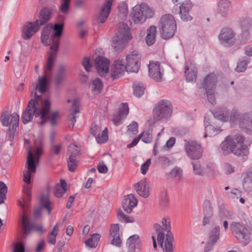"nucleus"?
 <instances>
[{
    "label": "nucleus",
    "instance_id": "nucleus-1",
    "mask_svg": "<svg viewBox=\"0 0 252 252\" xmlns=\"http://www.w3.org/2000/svg\"><path fill=\"white\" fill-rule=\"evenodd\" d=\"M40 96L34 92L35 99H31L29 102L26 110L22 115V120L24 124H27L32 121L33 116L39 117L40 121L38 124L42 126L49 119L48 114L50 112L51 104L47 99H45L41 102V107H37L38 105L37 99L40 98Z\"/></svg>",
    "mask_w": 252,
    "mask_h": 252
},
{
    "label": "nucleus",
    "instance_id": "nucleus-2",
    "mask_svg": "<svg viewBox=\"0 0 252 252\" xmlns=\"http://www.w3.org/2000/svg\"><path fill=\"white\" fill-rule=\"evenodd\" d=\"M244 141V138L240 133L227 136L220 145L222 154L224 156L232 153L237 157L247 156L249 151Z\"/></svg>",
    "mask_w": 252,
    "mask_h": 252
},
{
    "label": "nucleus",
    "instance_id": "nucleus-3",
    "mask_svg": "<svg viewBox=\"0 0 252 252\" xmlns=\"http://www.w3.org/2000/svg\"><path fill=\"white\" fill-rule=\"evenodd\" d=\"M130 29L127 24L123 23L118 28V31L112 39V46L116 52H120L131 39Z\"/></svg>",
    "mask_w": 252,
    "mask_h": 252
},
{
    "label": "nucleus",
    "instance_id": "nucleus-4",
    "mask_svg": "<svg viewBox=\"0 0 252 252\" xmlns=\"http://www.w3.org/2000/svg\"><path fill=\"white\" fill-rule=\"evenodd\" d=\"M0 120L3 126H9L7 138L12 142L14 138L16 128L19 126V115L16 113L9 114L8 112L5 111L2 113Z\"/></svg>",
    "mask_w": 252,
    "mask_h": 252
},
{
    "label": "nucleus",
    "instance_id": "nucleus-5",
    "mask_svg": "<svg viewBox=\"0 0 252 252\" xmlns=\"http://www.w3.org/2000/svg\"><path fill=\"white\" fill-rule=\"evenodd\" d=\"M173 108L171 102L168 100L159 101L153 109L154 119L155 121H166L172 114Z\"/></svg>",
    "mask_w": 252,
    "mask_h": 252
},
{
    "label": "nucleus",
    "instance_id": "nucleus-6",
    "mask_svg": "<svg viewBox=\"0 0 252 252\" xmlns=\"http://www.w3.org/2000/svg\"><path fill=\"white\" fill-rule=\"evenodd\" d=\"M159 27L162 37L166 40L174 36L177 29L175 20L170 14H165L161 17Z\"/></svg>",
    "mask_w": 252,
    "mask_h": 252
},
{
    "label": "nucleus",
    "instance_id": "nucleus-7",
    "mask_svg": "<svg viewBox=\"0 0 252 252\" xmlns=\"http://www.w3.org/2000/svg\"><path fill=\"white\" fill-rule=\"evenodd\" d=\"M153 15L152 9L144 3L133 7L131 13L132 20L135 24L142 23L147 18L152 17Z\"/></svg>",
    "mask_w": 252,
    "mask_h": 252
},
{
    "label": "nucleus",
    "instance_id": "nucleus-8",
    "mask_svg": "<svg viewBox=\"0 0 252 252\" xmlns=\"http://www.w3.org/2000/svg\"><path fill=\"white\" fill-rule=\"evenodd\" d=\"M230 227L233 234L242 245L246 246L250 242L251 233L244 225L233 222Z\"/></svg>",
    "mask_w": 252,
    "mask_h": 252
},
{
    "label": "nucleus",
    "instance_id": "nucleus-9",
    "mask_svg": "<svg viewBox=\"0 0 252 252\" xmlns=\"http://www.w3.org/2000/svg\"><path fill=\"white\" fill-rule=\"evenodd\" d=\"M61 20H58V22H55L53 25L52 29L55 31L51 36L49 39V45H50V49L52 50H55L58 52L59 46L60 43V38L63 34L64 28V17L61 16Z\"/></svg>",
    "mask_w": 252,
    "mask_h": 252
},
{
    "label": "nucleus",
    "instance_id": "nucleus-10",
    "mask_svg": "<svg viewBox=\"0 0 252 252\" xmlns=\"http://www.w3.org/2000/svg\"><path fill=\"white\" fill-rule=\"evenodd\" d=\"M185 149L187 156L192 159H199L203 151L201 145L194 141L186 142Z\"/></svg>",
    "mask_w": 252,
    "mask_h": 252
},
{
    "label": "nucleus",
    "instance_id": "nucleus-11",
    "mask_svg": "<svg viewBox=\"0 0 252 252\" xmlns=\"http://www.w3.org/2000/svg\"><path fill=\"white\" fill-rule=\"evenodd\" d=\"M26 165L27 170L23 172V180L25 183L29 184L31 183L32 174L35 173L36 170V164L31 149L28 153Z\"/></svg>",
    "mask_w": 252,
    "mask_h": 252
},
{
    "label": "nucleus",
    "instance_id": "nucleus-12",
    "mask_svg": "<svg viewBox=\"0 0 252 252\" xmlns=\"http://www.w3.org/2000/svg\"><path fill=\"white\" fill-rule=\"evenodd\" d=\"M140 56L136 51L132 52L126 56L125 66L128 72H138L140 66Z\"/></svg>",
    "mask_w": 252,
    "mask_h": 252
},
{
    "label": "nucleus",
    "instance_id": "nucleus-13",
    "mask_svg": "<svg viewBox=\"0 0 252 252\" xmlns=\"http://www.w3.org/2000/svg\"><path fill=\"white\" fill-rule=\"evenodd\" d=\"M235 34L231 29L224 28L220 31L218 37L221 45L225 47H230L235 43Z\"/></svg>",
    "mask_w": 252,
    "mask_h": 252
},
{
    "label": "nucleus",
    "instance_id": "nucleus-14",
    "mask_svg": "<svg viewBox=\"0 0 252 252\" xmlns=\"http://www.w3.org/2000/svg\"><path fill=\"white\" fill-rule=\"evenodd\" d=\"M22 238H25L30 232L33 230L40 233L44 232V229L42 225H37L35 223L31 222L28 218L25 215L22 216Z\"/></svg>",
    "mask_w": 252,
    "mask_h": 252
},
{
    "label": "nucleus",
    "instance_id": "nucleus-15",
    "mask_svg": "<svg viewBox=\"0 0 252 252\" xmlns=\"http://www.w3.org/2000/svg\"><path fill=\"white\" fill-rule=\"evenodd\" d=\"M148 68L149 75L152 79L157 82L163 81L164 69L158 62H150Z\"/></svg>",
    "mask_w": 252,
    "mask_h": 252
},
{
    "label": "nucleus",
    "instance_id": "nucleus-16",
    "mask_svg": "<svg viewBox=\"0 0 252 252\" xmlns=\"http://www.w3.org/2000/svg\"><path fill=\"white\" fill-rule=\"evenodd\" d=\"M109 63V60L102 56H97L94 59V65L97 72L102 77L108 73Z\"/></svg>",
    "mask_w": 252,
    "mask_h": 252
},
{
    "label": "nucleus",
    "instance_id": "nucleus-17",
    "mask_svg": "<svg viewBox=\"0 0 252 252\" xmlns=\"http://www.w3.org/2000/svg\"><path fill=\"white\" fill-rule=\"evenodd\" d=\"M40 26L39 25V20H36L34 22H29L24 26L22 30V37L27 40L30 39L37 31Z\"/></svg>",
    "mask_w": 252,
    "mask_h": 252
},
{
    "label": "nucleus",
    "instance_id": "nucleus-18",
    "mask_svg": "<svg viewBox=\"0 0 252 252\" xmlns=\"http://www.w3.org/2000/svg\"><path fill=\"white\" fill-rule=\"evenodd\" d=\"M127 71L124 60L115 61L111 69V76L113 80L117 79Z\"/></svg>",
    "mask_w": 252,
    "mask_h": 252
},
{
    "label": "nucleus",
    "instance_id": "nucleus-19",
    "mask_svg": "<svg viewBox=\"0 0 252 252\" xmlns=\"http://www.w3.org/2000/svg\"><path fill=\"white\" fill-rule=\"evenodd\" d=\"M113 0H107L103 5L96 18L97 24H102L105 22L110 13Z\"/></svg>",
    "mask_w": 252,
    "mask_h": 252
},
{
    "label": "nucleus",
    "instance_id": "nucleus-20",
    "mask_svg": "<svg viewBox=\"0 0 252 252\" xmlns=\"http://www.w3.org/2000/svg\"><path fill=\"white\" fill-rule=\"evenodd\" d=\"M240 128L249 134H252V118L249 114L238 115Z\"/></svg>",
    "mask_w": 252,
    "mask_h": 252
},
{
    "label": "nucleus",
    "instance_id": "nucleus-21",
    "mask_svg": "<svg viewBox=\"0 0 252 252\" xmlns=\"http://www.w3.org/2000/svg\"><path fill=\"white\" fill-rule=\"evenodd\" d=\"M167 219L166 218H163L162 220V229L165 231H167V233L165 235V246L166 249L167 250V247L168 249L169 248H171L172 246V242L174 241V236L170 231L171 229L170 221H168Z\"/></svg>",
    "mask_w": 252,
    "mask_h": 252
},
{
    "label": "nucleus",
    "instance_id": "nucleus-22",
    "mask_svg": "<svg viewBox=\"0 0 252 252\" xmlns=\"http://www.w3.org/2000/svg\"><path fill=\"white\" fill-rule=\"evenodd\" d=\"M192 7V3L190 1H185L180 5L179 14L182 21L187 22L192 20V17L189 13Z\"/></svg>",
    "mask_w": 252,
    "mask_h": 252
},
{
    "label": "nucleus",
    "instance_id": "nucleus-23",
    "mask_svg": "<svg viewBox=\"0 0 252 252\" xmlns=\"http://www.w3.org/2000/svg\"><path fill=\"white\" fill-rule=\"evenodd\" d=\"M138 201L132 194H129L125 196L122 201V207L127 213H130L132 208L136 206Z\"/></svg>",
    "mask_w": 252,
    "mask_h": 252
},
{
    "label": "nucleus",
    "instance_id": "nucleus-24",
    "mask_svg": "<svg viewBox=\"0 0 252 252\" xmlns=\"http://www.w3.org/2000/svg\"><path fill=\"white\" fill-rule=\"evenodd\" d=\"M53 10V7H44L41 9L38 19L40 26L45 25L51 19Z\"/></svg>",
    "mask_w": 252,
    "mask_h": 252
},
{
    "label": "nucleus",
    "instance_id": "nucleus-25",
    "mask_svg": "<svg viewBox=\"0 0 252 252\" xmlns=\"http://www.w3.org/2000/svg\"><path fill=\"white\" fill-rule=\"evenodd\" d=\"M217 77L213 73L208 74L203 79L202 86L205 90H216Z\"/></svg>",
    "mask_w": 252,
    "mask_h": 252
},
{
    "label": "nucleus",
    "instance_id": "nucleus-26",
    "mask_svg": "<svg viewBox=\"0 0 252 252\" xmlns=\"http://www.w3.org/2000/svg\"><path fill=\"white\" fill-rule=\"evenodd\" d=\"M212 114L215 118L224 122L228 121L231 118L230 111L225 107L217 108Z\"/></svg>",
    "mask_w": 252,
    "mask_h": 252
},
{
    "label": "nucleus",
    "instance_id": "nucleus-27",
    "mask_svg": "<svg viewBox=\"0 0 252 252\" xmlns=\"http://www.w3.org/2000/svg\"><path fill=\"white\" fill-rule=\"evenodd\" d=\"M146 181L147 179L145 178L134 185L137 193L144 198L149 195V186H147Z\"/></svg>",
    "mask_w": 252,
    "mask_h": 252
},
{
    "label": "nucleus",
    "instance_id": "nucleus-28",
    "mask_svg": "<svg viewBox=\"0 0 252 252\" xmlns=\"http://www.w3.org/2000/svg\"><path fill=\"white\" fill-rule=\"evenodd\" d=\"M197 68L193 64L190 63L189 66L185 68V74L188 82H195L197 77Z\"/></svg>",
    "mask_w": 252,
    "mask_h": 252
},
{
    "label": "nucleus",
    "instance_id": "nucleus-29",
    "mask_svg": "<svg viewBox=\"0 0 252 252\" xmlns=\"http://www.w3.org/2000/svg\"><path fill=\"white\" fill-rule=\"evenodd\" d=\"M31 199V193L29 189H27L24 192V195L23 197V201H18V205L21 208L23 212V215L26 216L27 214V208L29 203Z\"/></svg>",
    "mask_w": 252,
    "mask_h": 252
},
{
    "label": "nucleus",
    "instance_id": "nucleus-30",
    "mask_svg": "<svg viewBox=\"0 0 252 252\" xmlns=\"http://www.w3.org/2000/svg\"><path fill=\"white\" fill-rule=\"evenodd\" d=\"M242 176L244 177L242 182L243 189L246 191H251L252 190V167L248 172L243 173Z\"/></svg>",
    "mask_w": 252,
    "mask_h": 252
},
{
    "label": "nucleus",
    "instance_id": "nucleus-31",
    "mask_svg": "<svg viewBox=\"0 0 252 252\" xmlns=\"http://www.w3.org/2000/svg\"><path fill=\"white\" fill-rule=\"evenodd\" d=\"M229 5L228 0H220L218 2V14L222 17H225L228 12Z\"/></svg>",
    "mask_w": 252,
    "mask_h": 252
},
{
    "label": "nucleus",
    "instance_id": "nucleus-32",
    "mask_svg": "<svg viewBox=\"0 0 252 252\" xmlns=\"http://www.w3.org/2000/svg\"><path fill=\"white\" fill-rule=\"evenodd\" d=\"M203 212L205 216L202 220V225L205 226L210 222L209 218L212 216V208L210 202L205 200L203 205Z\"/></svg>",
    "mask_w": 252,
    "mask_h": 252
},
{
    "label": "nucleus",
    "instance_id": "nucleus-33",
    "mask_svg": "<svg viewBox=\"0 0 252 252\" xmlns=\"http://www.w3.org/2000/svg\"><path fill=\"white\" fill-rule=\"evenodd\" d=\"M156 34L157 27L156 26H152L147 30L145 41L148 46H151L155 42Z\"/></svg>",
    "mask_w": 252,
    "mask_h": 252
},
{
    "label": "nucleus",
    "instance_id": "nucleus-34",
    "mask_svg": "<svg viewBox=\"0 0 252 252\" xmlns=\"http://www.w3.org/2000/svg\"><path fill=\"white\" fill-rule=\"evenodd\" d=\"M65 75V67L60 65L54 78V81L57 86L60 85L63 81Z\"/></svg>",
    "mask_w": 252,
    "mask_h": 252
},
{
    "label": "nucleus",
    "instance_id": "nucleus-35",
    "mask_svg": "<svg viewBox=\"0 0 252 252\" xmlns=\"http://www.w3.org/2000/svg\"><path fill=\"white\" fill-rule=\"evenodd\" d=\"M158 233V237H157V240L159 243V245L162 248L163 252H174V249H173V242H172V246L171 248H169L168 249V247H167V250L166 249V246H165V241L164 243V234L163 232H159Z\"/></svg>",
    "mask_w": 252,
    "mask_h": 252
},
{
    "label": "nucleus",
    "instance_id": "nucleus-36",
    "mask_svg": "<svg viewBox=\"0 0 252 252\" xmlns=\"http://www.w3.org/2000/svg\"><path fill=\"white\" fill-rule=\"evenodd\" d=\"M132 87L133 94L135 96L140 97L144 94L145 88L142 83L135 82L133 84Z\"/></svg>",
    "mask_w": 252,
    "mask_h": 252
},
{
    "label": "nucleus",
    "instance_id": "nucleus-37",
    "mask_svg": "<svg viewBox=\"0 0 252 252\" xmlns=\"http://www.w3.org/2000/svg\"><path fill=\"white\" fill-rule=\"evenodd\" d=\"M183 174V171L181 168L176 166L172 169L170 172L166 174L168 179H173L176 178L178 179H181Z\"/></svg>",
    "mask_w": 252,
    "mask_h": 252
},
{
    "label": "nucleus",
    "instance_id": "nucleus-38",
    "mask_svg": "<svg viewBox=\"0 0 252 252\" xmlns=\"http://www.w3.org/2000/svg\"><path fill=\"white\" fill-rule=\"evenodd\" d=\"M71 110L72 113H71L68 117V120L71 122L72 127H73L74 125L76 122L75 115L79 112L80 108L79 106L76 104V100H74L72 105Z\"/></svg>",
    "mask_w": 252,
    "mask_h": 252
},
{
    "label": "nucleus",
    "instance_id": "nucleus-39",
    "mask_svg": "<svg viewBox=\"0 0 252 252\" xmlns=\"http://www.w3.org/2000/svg\"><path fill=\"white\" fill-rule=\"evenodd\" d=\"M90 85L92 88V91L96 92V94L99 93L103 88L102 81L98 78H96L92 80V83Z\"/></svg>",
    "mask_w": 252,
    "mask_h": 252
},
{
    "label": "nucleus",
    "instance_id": "nucleus-40",
    "mask_svg": "<svg viewBox=\"0 0 252 252\" xmlns=\"http://www.w3.org/2000/svg\"><path fill=\"white\" fill-rule=\"evenodd\" d=\"M70 3L71 0H61V5L59 7L60 12L64 15L68 14Z\"/></svg>",
    "mask_w": 252,
    "mask_h": 252
},
{
    "label": "nucleus",
    "instance_id": "nucleus-41",
    "mask_svg": "<svg viewBox=\"0 0 252 252\" xmlns=\"http://www.w3.org/2000/svg\"><path fill=\"white\" fill-rule=\"evenodd\" d=\"M205 134L203 136L204 137L207 136L213 137L217 135L220 131L218 128H215L214 126L210 124L206 125L205 128Z\"/></svg>",
    "mask_w": 252,
    "mask_h": 252
},
{
    "label": "nucleus",
    "instance_id": "nucleus-42",
    "mask_svg": "<svg viewBox=\"0 0 252 252\" xmlns=\"http://www.w3.org/2000/svg\"><path fill=\"white\" fill-rule=\"evenodd\" d=\"M53 51L55 52V53H49V57L47 59L46 65L45 66V69L49 71H51L52 70L53 67L54 65L56 54L57 53V52H56L55 50Z\"/></svg>",
    "mask_w": 252,
    "mask_h": 252
},
{
    "label": "nucleus",
    "instance_id": "nucleus-43",
    "mask_svg": "<svg viewBox=\"0 0 252 252\" xmlns=\"http://www.w3.org/2000/svg\"><path fill=\"white\" fill-rule=\"evenodd\" d=\"M159 205L163 209L168 207L169 205V199L166 191H163L160 194Z\"/></svg>",
    "mask_w": 252,
    "mask_h": 252
},
{
    "label": "nucleus",
    "instance_id": "nucleus-44",
    "mask_svg": "<svg viewBox=\"0 0 252 252\" xmlns=\"http://www.w3.org/2000/svg\"><path fill=\"white\" fill-rule=\"evenodd\" d=\"M250 59L249 58H246L245 59H242L237 63V65L235 68L236 71L238 72H244L248 64L250 63Z\"/></svg>",
    "mask_w": 252,
    "mask_h": 252
},
{
    "label": "nucleus",
    "instance_id": "nucleus-45",
    "mask_svg": "<svg viewBox=\"0 0 252 252\" xmlns=\"http://www.w3.org/2000/svg\"><path fill=\"white\" fill-rule=\"evenodd\" d=\"M220 229L219 226H216L211 231L209 240L216 243L219 239Z\"/></svg>",
    "mask_w": 252,
    "mask_h": 252
},
{
    "label": "nucleus",
    "instance_id": "nucleus-46",
    "mask_svg": "<svg viewBox=\"0 0 252 252\" xmlns=\"http://www.w3.org/2000/svg\"><path fill=\"white\" fill-rule=\"evenodd\" d=\"M193 171L195 175L204 176L205 170L202 169L201 163L198 161H195L191 162Z\"/></svg>",
    "mask_w": 252,
    "mask_h": 252
},
{
    "label": "nucleus",
    "instance_id": "nucleus-47",
    "mask_svg": "<svg viewBox=\"0 0 252 252\" xmlns=\"http://www.w3.org/2000/svg\"><path fill=\"white\" fill-rule=\"evenodd\" d=\"M139 136L142 138V141L145 143H150L152 141V132L150 129L144 131L139 134Z\"/></svg>",
    "mask_w": 252,
    "mask_h": 252
},
{
    "label": "nucleus",
    "instance_id": "nucleus-48",
    "mask_svg": "<svg viewBox=\"0 0 252 252\" xmlns=\"http://www.w3.org/2000/svg\"><path fill=\"white\" fill-rule=\"evenodd\" d=\"M40 203L41 207L47 210L48 214L50 215L51 213L52 208L50 206L52 203L49 199L45 198L44 196H42L40 199Z\"/></svg>",
    "mask_w": 252,
    "mask_h": 252
},
{
    "label": "nucleus",
    "instance_id": "nucleus-49",
    "mask_svg": "<svg viewBox=\"0 0 252 252\" xmlns=\"http://www.w3.org/2000/svg\"><path fill=\"white\" fill-rule=\"evenodd\" d=\"M7 190L6 185L3 182L0 181V204L3 203L6 199Z\"/></svg>",
    "mask_w": 252,
    "mask_h": 252
},
{
    "label": "nucleus",
    "instance_id": "nucleus-50",
    "mask_svg": "<svg viewBox=\"0 0 252 252\" xmlns=\"http://www.w3.org/2000/svg\"><path fill=\"white\" fill-rule=\"evenodd\" d=\"M67 152L69 156H72V157L76 158L77 156L82 154L81 151L77 149V146L74 144H70L67 148Z\"/></svg>",
    "mask_w": 252,
    "mask_h": 252
},
{
    "label": "nucleus",
    "instance_id": "nucleus-51",
    "mask_svg": "<svg viewBox=\"0 0 252 252\" xmlns=\"http://www.w3.org/2000/svg\"><path fill=\"white\" fill-rule=\"evenodd\" d=\"M205 174L213 177L218 173V170L216 165L213 163H209L206 165V168L204 169Z\"/></svg>",
    "mask_w": 252,
    "mask_h": 252
},
{
    "label": "nucleus",
    "instance_id": "nucleus-52",
    "mask_svg": "<svg viewBox=\"0 0 252 252\" xmlns=\"http://www.w3.org/2000/svg\"><path fill=\"white\" fill-rule=\"evenodd\" d=\"M68 170L71 172H74L77 166L78 161L76 158L69 156L67 159Z\"/></svg>",
    "mask_w": 252,
    "mask_h": 252
},
{
    "label": "nucleus",
    "instance_id": "nucleus-53",
    "mask_svg": "<svg viewBox=\"0 0 252 252\" xmlns=\"http://www.w3.org/2000/svg\"><path fill=\"white\" fill-rule=\"evenodd\" d=\"M47 79L45 76L38 78V92L41 94L44 93L47 89Z\"/></svg>",
    "mask_w": 252,
    "mask_h": 252
},
{
    "label": "nucleus",
    "instance_id": "nucleus-54",
    "mask_svg": "<svg viewBox=\"0 0 252 252\" xmlns=\"http://www.w3.org/2000/svg\"><path fill=\"white\" fill-rule=\"evenodd\" d=\"M108 129L106 127L102 132H100L96 137L95 139L98 143L101 144L105 142L108 139Z\"/></svg>",
    "mask_w": 252,
    "mask_h": 252
},
{
    "label": "nucleus",
    "instance_id": "nucleus-55",
    "mask_svg": "<svg viewBox=\"0 0 252 252\" xmlns=\"http://www.w3.org/2000/svg\"><path fill=\"white\" fill-rule=\"evenodd\" d=\"M158 163L164 168H166L171 165L172 161L165 156H159L157 158Z\"/></svg>",
    "mask_w": 252,
    "mask_h": 252
},
{
    "label": "nucleus",
    "instance_id": "nucleus-56",
    "mask_svg": "<svg viewBox=\"0 0 252 252\" xmlns=\"http://www.w3.org/2000/svg\"><path fill=\"white\" fill-rule=\"evenodd\" d=\"M250 38L249 31H242V33L238 36V42L241 44H245Z\"/></svg>",
    "mask_w": 252,
    "mask_h": 252
},
{
    "label": "nucleus",
    "instance_id": "nucleus-57",
    "mask_svg": "<svg viewBox=\"0 0 252 252\" xmlns=\"http://www.w3.org/2000/svg\"><path fill=\"white\" fill-rule=\"evenodd\" d=\"M219 215L222 218L227 219H233L234 218L233 213L224 208L220 209Z\"/></svg>",
    "mask_w": 252,
    "mask_h": 252
},
{
    "label": "nucleus",
    "instance_id": "nucleus-58",
    "mask_svg": "<svg viewBox=\"0 0 252 252\" xmlns=\"http://www.w3.org/2000/svg\"><path fill=\"white\" fill-rule=\"evenodd\" d=\"M122 107L120 108L119 114L122 117L126 118L129 112V108L127 103H122Z\"/></svg>",
    "mask_w": 252,
    "mask_h": 252
},
{
    "label": "nucleus",
    "instance_id": "nucleus-59",
    "mask_svg": "<svg viewBox=\"0 0 252 252\" xmlns=\"http://www.w3.org/2000/svg\"><path fill=\"white\" fill-rule=\"evenodd\" d=\"M138 125L137 122L133 121L127 126V131L135 134L138 132Z\"/></svg>",
    "mask_w": 252,
    "mask_h": 252
},
{
    "label": "nucleus",
    "instance_id": "nucleus-60",
    "mask_svg": "<svg viewBox=\"0 0 252 252\" xmlns=\"http://www.w3.org/2000/svg\"><path fill=\"white\" fill-rule=\"evenodd\" d=\"M215 90H206L208 101L212 104L216 103V98L214 95Z\"/></svg>",
    "mask_w": 252,
    "mask_h": 252
},
{
    "label": "nucleus",
    "instance_id": "nucleus-61",
    "mask_svg": "<svg viewBox=\"0 0 252 252\" xmlns=\"http://www.w3.org/2000/svg\"><path fill=\"white\" fill-rule=\"evenodd\" d=\"M67 189H63L57 185L54 189L55 195L57 197H61L65 193Z\"/></svg>",
    "mask_w": 252,
    "mask_h": 252
},
{
    "label": "nucleus",
    "instance_id": "nucleus-62",
    "mask_svg": "<svg viewBox=\"0 0 252 252\" xmlns=\"http://www.w3.org/2000/svg\"><path fill=\"white\" fill-rule=\"evenodd\" d=\"M118 9L119 12L123 15L124 17H126L127 14V5L125 2H121L118 5Z\"/></svg>",
    "mask_w": 252,
    "mask_h": 252
},
{
    "label": "nucleus",
    "instance_id": "nucleus-63",
    "mask_svg": "<svg viewBox=\"0 0 252 252\" xmlns=\"http://www.w3.org/2000/svg\"><path fill=\"white\" fill-rule=\"evenodd\" d=\"M240 25L241 26L242 31H249L251 27L250 21L247 19H244L241 21Z\"/></svg>",
    "mask_w": 252,
    "mask_h": 252
},
{
    "label": "nucleus",
    "instance_id": "nucleus-64",
    "mask_svg": "<svg viewBox=\"0 0 252 252\" xmlns=\"http://www.w3.org/2000/svg\"><path fill=\"white\" fill-rule=\"evenodd\" d=\"M12 252H25V247L22 242H18L15 244Z\"/></svg>",
    "mask_w": 252,
    "mask_h": 252
}]
</instances>
